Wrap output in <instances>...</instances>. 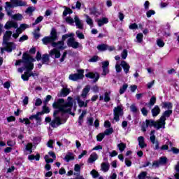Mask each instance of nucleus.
<instances>
[{
    "mask_svg": "<svg viewBox=\"0 0 179 179\" xmlns=\"http://www.w3.org/2000/svg\"><path fill=\"white\" fill-rule=\"evenodd\" d=\"M141 113H142L143 115H144V117H148V114L149 113V110H148V109L145 107H143L141 109Z\"/></svg>",
    "mask_w": 179,
    "mask_h": 179,
    "instance_id": "obj_62",
    "label": "nucleus"
},
{
    "mask_svg": "<svg viewBox=\"0 0 179 179\" xmlns=\"http://www.w3.org/2000/svg\"><path fill=\"white\" fill-rule=\"evenodd\" d=\"M162 108H167L171 110L173 108V103L171 102H163Z\"/></svg>",
    "mask_w": 179,
    "mask_h": 179,
    "instance_id": "obj_32",
    "label": "nucleus"
},
{
    "mask_svg": "<svg viewBox=\"0 0 179 179\" xmlns=\"http://www.w3.org/2000/svg\"><path fill=\"white\" fill-rule=\"evenodd\" d=\"M73 36H75V34H66L62 36V41H65L66 38H69V37H73Z\"/></svg>",
    "mask_w": 179,
    "mask_h": 179,
    "instance_id": "obj_54",
    "label": "nucleus"
},
{
    "mask_svg": "<svg viewBox=\"0 0 179 179\" xmlns=\"http://www.w3.org/2000/svg\"><path fill=\"white\" fill-rule=\"evenodd\" d=\"M147 176H148V172L147 171H142L138 176V179H145Z\"/></svg>",
    "mask_w": 179,
    "mask_h": 179,
    "instance_id": "obj_46",
    "label": "nucleus"
},
{
    "mask_svg": "<svg viewBox=\"0 0 179 179\" xmlns=\"http://www.w3.org/2000/svg\"><path fill=\"white\" fill-rule=\"evenodd\" d=\"M39 113H43V115L48 114V113H50V108L47 107V105H44L43 106V111Z\"/></svg>",
    "mask_w": 179,
    "mask_h": 179,
    "instance_id": "obj_56",
    "label": "nucleus"
},
{
    "mask_svg": "<svg viewBox=\"0 0 179 179\" xmlns=\"http://www.w3.org/2000/svg\"><path fill=\"white\" fill-rule=\"evenodd\" d=\"M52 41L55 43V41H57L58 40V36L57 35V31L55 29H52L50 32V36H49Z\"/></svg>",
    "mask_w": 179,
    "mask_h": 179,
    "instance_id": "obj_20",
    "label": "nucleus"
},
{
    "mask_svg": "<svg viewBox=\"0 0 179 179\" xmlns=\"http://www.w3.org/2000/svg\"><path fill=\"white\" fill-rule=\"evenodd\" d=\"M52 47L55 48L51 50L49 52L50 57L54 59H58L61 57V52L59 50H65V42L64 41H59L58 42H52Z\"/></svg>",
    "mask_w": 179,
    "mask_h": 179,
    "instance_id": "obj_4",
    "label": "nucleus"
},
{
    "mask_svg": "<svg viewBox=\"0 0 179 179\" xmlns=\"http://www.w3.org/2000/svg\"><path fill=\"white\" fill-rule=\"evenodd\" d=\"M13 34H12L11 31H6L3 36V43L2 45L3 48H1V54H3L5 51L7 52H12L13 50H16V43L13 42H9L10 40V37H12Z\"/></svg>",
    "mask_w": 179,
    "mask_h": 179,
    "instance_id": "obj_3",
    "label": "nucleus"
},
{
    "mask_svg": "<svg viewBox=\"0 0 179 179\" xmlns=\"http://www.w3.org/2000/svg\"><path fill=\"white\" fill-rule=\"evenodd\" d=\"M104 136H106V134H104V133H100L96 136V141H98V142H101V141L104 139Z\"/></svg>",
    "mask_w": 179,
    "mask_h": 179,
    "instance_id": "obj_49",
    "label": "nucleus"
},
{
    "mask_svg": "<svg viewBox=\"0 0 179 179\" xmlns=\"http://www.w3.org/2000/svg\"><path fill=\"white\" fill-rule=\"evenodd\" d=\"M74 101L73 98L68 96L66 102L64 99H59L57 102L53 103V108H56V110L53 113L55 118L50 123L52 128H58L59 125L66 122V119H63L66 113L75 115V113L71 112Z\"/></svg>",
    "mask_w": 179,
    "mask_h": 179,
    "instance_id": "obj_1",
    "label": "nucleus"
},
{
    "mask_svg": "<svg viewBox=\"0 0 179 179\" xmlns=\"http://www.w3.org/2000/svg\"><path fill=\"white\" fill-rule=\"evenodd\" d=\"M156 133V131L152 130L150 132V141L152 143V145H155V150H159L160 149V147L159 146V141H156V136H155V134Z\"/></svg>",
    "mask_w": 179,
    "mask_h": 179,
    "instance_id": "obj_7",
    "label": "nucleus"
},
{
    "mask_svg": "<svg viewBox=\"0 0 179 179\" xmlns=\"http://www.w3.org/2000/svg\"><path fill=\"white\" fill-rule=\"evenodd\" d=\"M120 65L123 68L124 72L125 73H128L129 72V69L131 68V66H129V64H128V63H127V62L122 61L120 63Z\"/></svg>",
    "mask_w": 179,
    "mask_h": 179,
    "instance_id": "obj_18",
    "label": "nucleus"
},
{
    "mask_svg": "<svg viewBox=\"0 0 179 179\" xmlns=\"http://www.w3.org/2000/svg\"><path fill=\"white\" fill-rule=\"evenodd\" d=\"M33 62H36V59L31 57V56L29 55L27 53H24L22 55V59L17 60L15 62V65L20 66L23 65V67L18 68L17 71L20 73H23L24 69H27V72H30V71H33L34 68V64Z\"/></svg>",
    "mask_w": 179,
    "mask_h": 179,
    "instance_id": "obj_2",
    "label": "nucleus"
},
{
    "mask_svg": "<svg viewBox=\"0 0 179 179\" xmlns=\"http://www.w3.org/2000/svg\"><path fill=\"white\" fill-rule=\"evenodd\" d=\"M156 104V96H152L150 99L148 106L149 107H153V105Z\"/></svg>",
    "mask_w": 179,
    "mask_h": 179,
    "instance_id": "obj_47",
    "label": "nucleus"
},
{
    "mask_svg": "<svg viewBox=\"0 0 179 179\" xmlns=\"http://www.w3.org/2000/svg\"><path fill=\"white\" fill-rule=\"evenodd\" d=\"M122 59H127V57H128V50L127 49H124L122 53H121Z\"/></svg>",
    "mask_w": 179,
    "mask_h": 179,
    "instance_id": "obj_51",
    "label": "nucleus"
},
{
    "mask_svg": "<svg viewBox=\"0 0 179 179\" xmlns=\"http://www.w3.org/2000/svg\"><path fill=\"white\" fill-rule=\"evenodd\" d=\"M40 115H43V113L38 112L36 115H32L29 117V120H38L41 117Z\"/></svg>",
    "mask_w": 179,
    "mask_h": 179,
    "instance_id": "obj_37",
    "label": "nucleus"
},
{
    "mask_svg": "<svg viewBox=\"0 0 179 179\" xmlns=\"http://www.w3.org/2000/svg\"><path fill=\"white\" fill-rule=\"evenodd\" d=\"M85 76L90 79H94V83L97 82V80H99L100 78V75H99V73L93 72H89L86 73Z\"/></svg>",
    "mask_w": 179,
    "mask_h": 179,
    "instance_id": "obj_13",
    "label": "nucleus"
},
{
    "mask_svg": "<svg viewBox=\"0 0 179 179\" xmlns=\"http://www.w3.org/2000/svg\"><path fill=\"white\" fill-rule=\"evenodd\" d=\"M65 21L68 23V24H71V26H73V24L75 23V20H73V18L71 17H66L65 18Z\"/></svg>",
    "mask_w": 179,
    "mask_h": 179,
    "instance_id": "obj_42",
    "label": "nucleus"
},
{
    "mask_svg": "<svg viewBox=\"0 0 179 179\" xmlns=\"http://www.w3.org/2000/svg\"><path fill=\"white\" fill-rule=\"evenodd\" d=\"M14 6L15 8H17V6H27V2L23 1L22 0H17L14 3Z\"/></svg>",
    "mask_w": 179,
    "mask_h": 179,
    "instance_id": "obj_26",
    "label": "nucleus"
},
{
    "mask_svg": "<svg viewBox=\"0 0 179 179\" xmlns=\"http://www.w3.org/2000/svg\"><path fill=\"white\" fill-rule=\"evenodd\" d=\"M85 17H86V23L87 24H88L89 26H90V27H93V19H92L90 17V16L87 15H85Z\"/></svg>",
    "mask_w": 179,
    "mask_h": 179,
    "instance_id": "obj_33",
    "label": "nucleus"
},
{
    "mask_svg": "<svg viewBox=\"0 0 179 179\" xmlns=\"http://www.w3.org/2000/svg\"><path fill=\"white\" fill-rule=\"evenodd\" d=\"M111 91H106L103 96H99V100L101 101H105V103H108L111 100Z\"/></svg>",
    "mask_w": 179,
    "mask_h": 179,
    "instance_id": "obj_10",
    "label": "nucleus"
},
{
    "mask_svg": "<svg viewBox=\"0 0 179 179\" xmlns=\"http://www.w3.org/2000/svg\"><path fill=\"white\" fill-rule=\"evenodd\" d=\"M91 176H92V178H99V177H100V174L99 173V172L97 171H96L95 169H93L91 172H90Z\"/></svg>",
    "mask_w": 179,
    "mask_h": 179,
    "instance_id": "obj_39",
    "label": "nucleus"
},
{
    "mask_svg": "<svg viewBox=\"0 0 179 179\" xmlns=\"http://www.w3.org/2000/svg\"><path fill=\"white\" fill-rule=\"evenodd\" d=\"M156 12L153 10H149L146 12L147 17H152V15H155Z\"/></svg>",
    "mask_w": 179,
    "mask_h": 179,
    "instance_id": "obj_58",
    "label": "nucleus"
},
{
    "mask_svg": "<svg viewBox=\"0 0 179 179\" xmlns=\"http://www.w3.org/2000/svg\"><path fill=\"white\" fill-rule=\"evenodd\" d=\"M69 93H71V90H69L68 88H63L62 90L60 95L62 96V97H66V96H68V94H69Z\"/></svg>",
    "mask_w": 179,
    "mask_h": 179,
    "instance_id": "obj_30",
    "label": "nucleus"
},
{
    "mask_svg": "<svg viewBox=\"0 0 179 179\" xmlns=\"http://www.w3.org/2000/svg\"><path fill=\"white\" fill-rule=\"evenodd\" d=\"M15 6V4H12L9 2H6V10H8L10 9V8H13Z\"/></svg>",
    "mask_w": 179,
    "mask_h": 179,
    "instance_id": "obj_64",
    "label": "nucleus"
},
{
    "mask_svg": "<svg viewBox=\"0 0 179 179\" xmlns=\"http://www.w3.org/2000/svg\"><path fill=\"white\" fill-rule=\"evenodd\" d=\"M159 162V164L161 165L163 164H166V163H167V158L166 157H162L159 158V160H158Z\"/></svg>",
    "mask_w": 179,
    "mask_h": 179,
    "instance_id": "obj_59",
    "label": "nucleus"
},
{
    "mask_svg": "<svg viewBox=\"0 0 179 179\" xmlns=\"http://www.w3.org/2000/svg\"><path fill=\"white\" fill-rule=\"evenodd\" d=\"M43 19H44V17L43 16H39L36 18V20H35V22H34L32 24L33 26H36V24H38V23L43 22Z\"/></svg>",
    "mask_w": 179,
    "mask_h": 179,
    "instance_id": "obj_50",
    "label": "nucleus"
},
{
    "mask_svg": "<svg viewBox=\"0 0 179 179\" xmlns=\"http://www.w3.org/2000/svg\"><path fill=\"white\" fill-rule=\"evenodd\" d=\"M51 99H52V96L51 95L46 96V97L45 98V99L43 101L44 106H47V104H48V101H50V100H51Z\"/></svg>",
    "mask_w": 179,
    "mask_h": 179,
    "instance_id": "obj_57",
    "label": "nucleus"
},
{
    "mask_svg": "<svg viewBox=\"0 0 179 179\" xmlns=\"http://www.w3.org/2000/svg\"><path fill=\"white\" fill-rule=\"evenodd\" d=\"M78 73L71 74L69 76V79L70 80H73V82H76V80H79L80 79H83L84 76L83 73H85V70L79 69L78 70Z\"/></svg>",
    "mask_w": 179,
    "mask_h": 179,
    "instance_id": "obj_5",
    "label": "nucleus"
},
{
    "mask_svg": "<svg viewBox=\"0 0 179 179\" xmlns=\"http://www.w3.org/2000/svg\"><path fill=\"white\" fill-rule=\"evenodd\" d=\"M127 89H128V84H124L120 89V94H124L127 91Z\"/></svg>",
    "mask_w": 179,
    "mask_h": 179,
    "instance_id": "obj_38",
    "label": "nucleus"
},
{
    "mask_svg": "<svg viewBox=\"0 0 179 179\" xmlns=\"http://www.w3.org/2000/svg\"><path fill=\"white\" fill-rule=\"evenodd\" d=\"M74 22L78 29H80V30L83 29V22H82V20H80V19H79V17H78L77 15L74 17Z\"/></svg>",
    "mask_w": 179,
    "mask_h": 179,
    "instance_id": "obj_15",
    "label": "nucleus"
},
{
    "mask_svg": "<svg viewBox=\"0 0 179 179\" xmlns=\"http://www.w3.org/2000/svg\"><path fill=\"white\" fill-rule=\"evenodd\" d=\"M29 71H26L24 73V74H22L21 76L22 79L24 81V82H27V80H29V78L33 76V78H34V76H37V73H29Z\"/></svg>",
    "mask_w": 179,
    "mask_h": 179,
    "instance_id": "obj_14",
    "label": "nucleus"
},
{
    "mask_svg": "<svg viewBox=\"0 0 179 179\" xmlns=\"http://www.w3.org/2000/svg\"><path fill=\"white\" fill-rule=\"evenodd\" d=\"M138 145L141 149H143V148H146L147 145L145 143V138L143 136H139L138 138Z\"/></svg>",
    "mask_w": 179,
    "mask_h": 179,
    "instance_id": "obj_24",
    "label": "nucleus"
},
{
    "mask_svg": "<svg viewBox=\"0 0 179 179\" xmlns=\"http://www.w3.org/2000/svg\"><path fill=\"white\" fill-rule=\"evenodd\" d=\"M76 34L77 37H78V38H80V40L85 39V35H83V34L82 32H80V31H79V30L76 31Z\"/></svg>",
    "mask_w": 179,
    "mask_h": 179,
    "instance_id": "obj_52",
    "label": "nucleus"
},
{
    "mask_svg": "<svg viewBox=\"0 0 179 179\" xmlns=\"http://www.w3.org/2000/svg\"><path fill=\"white\" fill-rule=\"evenodd\" d=\"M160 108L159 107V106L156 105L152 110H151V113L152 114V117H157V115H159V114H160Z\"/></svg>",
    "mask_w": 179,
    "mask_h": 179,
    "instance_id": "obj_19",
    "label": "nucleus"
},
{
    "mask_svg": "<svg viewBox=\"0 0 179 179\" xmlns=\"http://www.w3.org/2000/svg\"><path fill=\"white\" fill-rule=\"evenodd\" d=\"M12 19L14 20H17V22H19L20 20H23V15L20 13H17L12 15Z\"/></svg>",
    "mask_w": 179,
    "mask_h": 179,
    "instance_id": "obj_29",
    "label": "nucleus"
},
{
    "mask_svg": "<svg viewBox=\"0 0 179 179\" xmlns=\"http://www.w3.org/2000/svg\"><path fill=\"white\" fill-rule=\"evenodd\" d=\"M171 114H173V110H165L161 116V118H163L166 121V118H169Z\"/></svg>",
    "mask_w": 179,
    "mask_h": 179,
    "instance_id": "obj_25",
    "label": "nucleus"
},
{
    "mask_svg": "<svg viewBox=\"0 0 179 179\" xmlns=\"http://www.w3.org/2000/svg\"><path fill=\"white\" fill-rule=\"evenodd\" d=\"M145 124H146V128H148L149 127H150V128H152V127H155V120H146Z\"/></svg>",
    "mask_w": 179,
    "mask_h": 179,
    "instance_id": "obj_36",
    "label": "nucleus"
},
{
    "mask_svg": "<svg viewBox=\"0 0 179 179\" xmlns=\"http://www.w3.org/2000/svg\"><path fill=\"white\" fill-rule=\"evenodd\" d=\"M76 100L77 101L78 104V107H80V108H82V107L86 108V103H85V101H83L80 99V96H77L76 98Z\"/></svg>",
    "mask_w": 179,
    "mask_h": 179,
    "instance_id": "obj_27",
    "label": "nucleus"
},
{
    "mask_svg": "<svg viewBox=\"0 0 179 179\" xmlns=\"http://www.w3.org/2000/svg\"><path fill=\"white\" fill-rule=\"evenodd\" d=\"M87 113V112L86 110H83L81 115L79 117V124H82L83 121V117H85V115H86Z\"/></svg>",
    "mask_w": 179,
    "mask_h": 179,
    "instance_id": "obj_53",
    "label": "nucleus"
},
{
    "mask_svg": "<svg viewBox=\"0 0 179 179\" xmlns=\"http://www.w3.org/2000/svg\"><path fill=\"white\" fill-rule=\"evenodd\" d=\"M117 148H118L120 152L121 153H122L124 152V150H125V149H127V144H125L124 143H120L117 144Z\"/></svg>",
    "mask_w": 179,
    "mask_h": 179,
    "instance_id": "obj_35",
    "label": "nucleus"
},
{
    "mask_svg": "<svg viewBox=\"0 0 179 179\" xmlns=\"http://www.w3.org/2000/svg\"><path fill=\"white\" fill-rule=\"evenodd\" d=\"M166 120H164L162 117H160L159 120L157 122H155V128H156V129H160V128H162L163 129H164L166 128Z\"/></svg>",
    "mask_w": 179,
    "mask_h": 179,
    "instance_id": "obj_9",
    "label": "nucleus"
},
{
    "mask_svg": "<svg viewBox=\"0 0 179 179\" xmlns=\"http://www.w3.org/2000/svg\"><path fill=\"white\" fill-rule=\"evenodd\" d=\"M67 45L69 47H72V48H79L80 44L79 42H76L73 38H69L67 41Z\"/></svg>",
    "mask_w": 179,
    "mask_h": 179,
    "instance_id": "obj_11",
    "label": "nucleus"
},
{
    "mask_svg": "<svg viewBox=\"0 0 179 179\" xmlns=\"http://www.w3.org/2000/svg\"><path fill=\"white\" fill-rule=\"evenodd\" d=\"M114 132V129H113V127H108V129H106L104 131V135L108 136V135H111V134H113Z\"/></svg>",
    "mask_w": 179,
    "mask_h": 179,
    "instance_id": "obj_44",
    "label": "nucleus"
},
{
    "mask_svg": "<svg viewBox=\"0 0 179 179\" xmlns=\"http://www.w3.org/2000/svg\"><path fill=\"white\" fill-rule=\"evenodd\" d=\"M101 170L103 171V173H107L108 170H110V164L108 162H103L101 165Z\"/></svg>",
    "mask_w": 179,
    "mask_h": 179,
    "instance_id": "obj_21",
    "label": "nucleus"
},
{
    "mask_svg": "<svg viewBox=\"0 0 179 179\" xmlns=\"http://www.w3.org/2000/svg\"><path fill=\"white\" fill-rule=\"evenodd\" d=\"M17 27H19L17 22L13 20L8 21L4 26V29H6V30H10V29H17Z\"/></svg>",
    "mask_w": 179,
    "mask_h": 179,
    "instance_id": "obj_8",
    "label": "nucleus"
},
{
    "mask_svg": "<svg viewBox=\"0 0 179 179\" xmlns=\"http://www.w3.org/2000/svg\"><path fill=\"white\" fill-rule=\"evenodd\" d=\"M73 11L69 8L65 7V10L63 12V16H66V15H71Z\"/></svg>",
    "mask_w": 179,
    "mask_h": 179,
    "instance_id": "obj_48",
    "label": "nucleus"
},
{
    "mask_svg": "<svg viewBox=\"0 0 179 179\" xmlns=\"http://www.w3.org/2000/svg\"><path fill=\"white\" fill-rule=\"evenodd\" d=\"M31 149H33V144L31 143H27L25 145V150H27V152L31 153L33 152Z\"/></svg>",
    "mask_w": 179,
    "mask_h": 179,
    "instance_id": "obj_41",
    "label": "nucleus"
},
{
    "mask_svg": "<svg viewBox=\"0 0 179 179\" xmlns=\"http://www.w3.org/2000/svg\"><path fill=\"white\" fill-rule=\"evenodd\" d=\"M98 26L99 27H101V26H104V24H107L108 23V19L107 17H103L101 19H99L96 20Z\"/></svg>",
    "mask_w": 179,
    "mask_h": 179,
    "instance_id": "obj_23",
    "label": "nucleus"
},
{
    "mask_svg": "<svg viewBox=\"0 0 179 179\" xmlns=\"http://www.w3.org/2000/svg\"><path fill=\"white\" fill-rule=\"evenodd\" d=\"M97 159H99V155L96 152H92L88 159L87 162L93 164Z\"/></svg>",
    "mask_w": 179,
    "mask_h": 179,
    "instance_id": "obj_16",
    "label": "nucleus"
},
{
    "mask_svg": "<svg viewBox=\"0 0 179 179\" xmlns=\"http://www.w3.org/2000/svg\"><path fill=\"white\" fill-rule=\"evenodd\" d=\"M136 38V43H142V41H143V33L138 34Z\"/></svg>",
    "mask_w": 179,
    "mask_h": 179,
    "instance_id": "obj_40",
    "label": "nucleus"
},
{
    "mask_svg": "<svg viewBox=\"0 0 179 179\" xmlns=\"http://www.w3.org/2000/svg\"><path fill=\"white\" fill-rule=\"evenodd\" d=\"M94 121V119L92 117L87 118V124L89 125V127L93 126V122Z\"/></svg>",
    "mask_w": 179,
    "mask_h": 179,
    "instance_id": "obj_55",
    "label": "nucleus"
},
{
    "mask_svg": "<svg viewBox=\"0 0 179 179\" xmlns=\"http://www.w3.org/2000/svg\"><path fill=\"white\" fill-rule=\"evenodd\" d=\"M42 62L43 64H45V65H48L50 62V55L48 54H45L42 56Z\"/></svg>",
    "mask_w": 179,
    "mask_h": 179,
    "instance_id": "obj_28",
    "label": "nucleus"
},
{
    "mask_svg": "<svg viewBox=\"0 0 179 179\" xmlns=\"http://www.w3.org/2000/svg\"><path fill=\"white\" fill-rule=\"evenodd\" d=\"M34 10H36V7L30 6L26 9L25 13H27V15H29V16H31L33 15V12H34Z\"/></svg>",
    "mask_w": 179,
    "mask_h": 179,
    "instance_id": "obj_31",
    "label": "nucleus"
},
{
    "mask_svg": "<svg viewBox=\"0 0 179 179\" xmlns=\"http://www.w3.org/2000/svg\"><path fill=\"white\" fill-rule=\"evenodd\" d=\"M89 92H90V85H86L83 90L81 97H83V99H86L87 94H89Z\"/></svg>",
    "mask_w": 179,
    "mask_h": 179,
    "instance_id": "obj_17",
    "label": "nucleus"
},
{
    "mask_svg": "<svg viewBox=\"0 0 179 179\" xmlns=\"http://www.w3.org/2000/svg\"><path fill=\"white\" fill-rule=\"evenodd\" d=\"M43 43L47 45L48 44H52L53 41L50 36H45L42 39Z\"/></svg>",
    "mask_w": 179,
    "mask_h": 179,
    "instance_id": "obj_34",
    "label": "nucleus"
},
{
    "mask_svg": "<svg viewBox=\"0 0 179 179\" xmlns=\"http://www.w3.org/2000/svg\"><path fill=\"white\" fill-rule=\"evenodd\" d=\"M90 15H97V10L96 9V8H90Z\"/></svg>",
    "mask_w": 179,
    "mask_h": 179,
    "instance_id": "obj_63",
    "label": "nucleus"
},
{
    "mask_svg": "<svg viewBox=\"0 0 179 179\" xmlns=\"http://www.w3.org/2000/svg\"><path fill=\"white\" fill-rule=\"evenodd\" d=\"M102 75L106 76L108 73H110V70L108 69V66L110 65V62L108 61L102 62Z\"/></svg>",
    "mask_w": 179,
    "mask_h": 179,
    "instance_id": "obj_12",
    "label": "nucleus"
},
{
    "mask_svg": "<svg viewBox=\"0 0 179 179\" xmlns=\"http://www.w3.org/2000/svg\"><path fill=\"white\" fill-rule=\"evenodd\" d=\"M130 110L131 111V113H134L135 114H136V113L139 111L138 107H136V105H135V103H133L130 106Z\"/></svg>",
    "mask_w": 179,
    "mask_h": 179,
    "instance_id": "obj_43",
    "label": "nucleus"
},
{
    "mask_svg": "<svg viewBox=\"0 0 179 179\" xmlns=\"http://www.w3.org/2000/svg\"><path fill=\"white\" fill-rule=\"evenodd\" d=\"M97 50L99 51H106L107 50V45L106 44H101L97 46Z\"/></svg>",
    "mask_w": 179,
    "mask_h": 179,
    "instance_id": "obj_45",
    "label": "nucleus"
},
{
    "mask_svg": "<svg viewBox=\"0 0 179 179\" xmlns=\"http://www.w3.org/2000/svg\"><path fill=\"white\" fill-rule=\"evenodd\" d=\"M20 122H24L25 125H30V120L29 118L20 119Z\"/></svg>",
    "mask_w": 179,
    "mask_h": 179,
    "instance_id": "obj_61",
    "label": "nucleus"
},
{
    "mask_svg": "<svg viewBox=\"0 0 179 179\" xmlns=\"http://www.w3.org/2000/svg\"><path fill=\"white\" fill-rule=\"evenodd\" d=\"M16 29H17L15 30V32L12 35V37L14 38V40H17L19 38V36H20L23 31L22 29L18 27Z\"/></svg>",
    "mask_w": 179,
    "mask_h": 179,
    "instance_id": "obj_22",
    "label": "nucleus"
},
{
    "mask_svg": "<svg viewBox=\"0 0 179 179\" xmlns=\"http://www.w3.org/2000/svg\"><path fill=\"white\" fill-rule=\"evenodd\" d=\"M157 45H158V47L160 48H163L164 45V41H163L162 39H157Z\"/></svg>",
    "mask_w": 179,
    "mask_h": 179,
    "instance_id": "obj_60",
    "label": "nucleus"
},
{
    "mask_svg": "<svg viewBox=\"0 0 179 179\" xmlns=\"http://www.w3.org/2000/svg\"><path fill=\"white\" fill-rule=\"evenodd\" d=\"M113 115V120L116 121V122H118V121H120V117H122V115H124V111L122 110V108H120V106H117L114 108Z\"/></svg>",
    "mask_w": 179,
    "mask_h": 179,
    "instance_id": "obj_6",
    "label": "nucleus"
}]
</instances>
